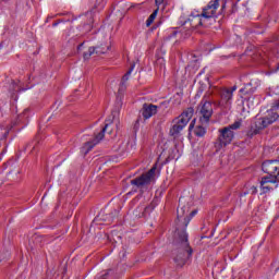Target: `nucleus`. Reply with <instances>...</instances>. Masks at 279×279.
<instances>
[{
    "instance_id": "nucleus-3",
    "label": "nucleus",
    "mask_w": 279,
    "mask_h": 279,
    "mask_svg": "<svg viewBox=\"0 0 279 279\" xmlns=\"http://www.w3.org/2000/svg\"><path fill=\"white\" fill-rule=\"evenodd\" d=\"M193 108H187L185 111H183L178 118L173 121V126L170 129V136H173V138H178L180 136V132L186 128L189 124V121L193 119L194 114Z\"/></svg>"
},
{
    "instance_id": "nucleus-6",
    "label": "nucleus",
    "mask_w": 279,
    "mask_h": 279,
    "mask_svg": "<svg viewBox=\"0 0 279 279\" xmlns=\"http://www.w3.org/2000/svg\"><path fill=\"white\" fill-rule=\"evenodd\" d=\"M110 123H112V121L107 120L105 128L102 129V132L98 133L93 142H87L82 148L81 151L82 154H84V156H86V154H88V151H90V149H93V147H95V145H99V142L104 141V132H106V130H108V128H110Z\"/></svg>"
},
{
    "instance_id": "nucleus-19",
    "label": "nucleus",
    "mask_w": 279,
    "mask_h": 279,
    "mask_svg": "<svg viewBox=\"0 0 279 279\" xmlns=\"http://www.w3.org/2000/svg\"><path fill=\"white\" fill-rule=\"evenodd\" d=\"M250 101H252L251 98H248L247 100H245V101L243 102V106H247V107H248V110L252 108V107H250Z\"/></svg>"
},
{
    "instance_id": "nucleus-1",
    "label": "nucleus",
    "mask_w": 279,
    "mask_h": 279,
    "mask_svg": "<svg viewBox=\"0 0 279 279\" xmlns=\"http://www.w3.org/2000/svg\"><path fill=\"white\" fill-rule=\"evenodd\" d=\"M197 215V210H190L189 205H183L177 210V230H175V243L179 247V254L175 260H189L193 250L189 245V234H186V226L191 221V218Z\"/></svg>"
},
{
    "instance_id": "nucleus-5",
    "label": "nucleus",
    "mask_w": 279,
    "mask_h": 279,
    "mask_svg": "<svg viewBox=\"0 0 279 279\" xmlns=\"http://www.w3.org/2000/svg\"><path fill=\"white\" fill-rule=\"evenodd\" d=\"M156 177V167L151 168L148 172L142 174L135 180L131 181V184L134 186H147V184H151L154 182V178Z\"/></svg>"
},
{
    "instance_id": "nucleus-18",
    "label": "nucleus",
    "mask_w": 279,
    "mask_h": 279,
    "mask_svg": "<svg viewBox=\"0 0 279 279\" xmlns=\"http://www.w3.org/2000/svg\"><path fill=\"white\" fill-rule=\"evenodd\" d=\"M156 7L159 8L160 5H162V3H165V0H155Z\"/></svg>"
},
{
    "instance_id": "nucleus-7",
    "label": "nucleus",
    "mask_w": 279,
    "mask_h": 279,
    "mask_svg": "<svg viewBox=\"0 0 279 279\" xmlns=\"http://www.w3.org/2000/svg\"><path fill=\"white\" fill-rule=\"evenodd\" d=\"M279 114L278 112L275 111H269L267 117L265 118H259L256 122H255V128H257V130H265V128H267L268 125H271V123H276V121H278Z\"/></svg>"
},
{
    "instance_id": "nucleus-16",
    "label": "nucleus",
    "mask_w": 279,
    "mask_h": 279,
    "mask_svg": "<svg viewBox=\"0 0 279 279\" xmlns=\"http://www.w3.org/2000/svg\"><path fill=\"white\" fill-rule=\"evenodd\" d=\"M187 69H192L193 73H195V71H197V69H199V63H197V60H195L194 62H192Z\"/></svg>"
},
{
    "instance_id": "nucleus-13",
    "label": "nucleus",
    "mask_w": 279,
    "mask_h": 279,
    "mask_svg": "<svg viewBox=\"0 0 279 279\" xmlns=\"http://www.w3.org/2000/svg\"><path fill=\"white\" fill-rule=\"evenodd\" d=\"M158 8L153 12V14L146 21V26L149 27L154 21H156V16H158Z\"/></svg>"
},
{
    "instance_id": "nucleus-15",
    "label": "nucleus",
    "mask_w": 279,
    "mask_h": 279,
    "mask_svg": "<svg viewBox=\"0 0 279 279\" xmlns=\"http://www.w3.org/2000/svg\"><path fill=\"white\" fill-rule=\"evenodd\" d=\"M241 128V121H235L233 124L226 126L227 130L232 132L233 130H239Z\"/></svg>"
},
{
    "instance_id": "nucleus-23",
    "label": "nucleus",
    "mask_w": 279,
    "mask_h": 279,
    "mask_svg": "<svg viewBox=\"0 0 279 279\" xmlns=\"http://www.w3.org/2000/svg\"><path fill=\"white\" fill-rule=\"evenodd\" d=\"M165 62V59H158L157 64H162Z\"/></svg>"
},
{
    "instance_id": "nucleus-14",
    "label": "nucleus",
    "mask_w": 279,
    "mask_h": 279,
    "mask_svg": "<svg viewBox=\"0 0 279 279\" xmlns=\"http://www.w3.org/2000/svg\"><path fill=\"white\" fill-rule=\"evenodd\" d=\"M196 136H204L206 134V129L203 125H197L194 130Z\"/></svg>"
},
{
    "instance_id": "nucleus-10",
    "label": "nucleus",
    "mask_w": 279,
    "mask_h": 279,
    "mask_svg": "<svg viewBox=\"0 0 279 279\" xmlns=\"http://www.w3.org/2000/svg\"><path fill=\"white\" fill-rule=\"evenodd\" d=\"M201 113V121L203 123H208L210 121V117H213V105L210 101H205L199 110Z\"/></svg>"
},
{
    "instance_id": "nucleus-26",
    "label": "nucleus",
    "mask_w": 279,
    "mask_h": 279,
    "mask_svg": "<svg viewBox=\"0 0 279 279\" xmlns=\"http://www.w3.org/2000/svg\"><path fill=\"white\" fill-rule=\"evenodd\" d=\"M82 47V45L78 47V49Z\"/></svg>"
},
{
    "instance_id": "nucleus-12",
    "label": "nucleus",
    "mask_w": 279,
    "mask_h": 279,
    "mask_svg": "<svg viewBox=\"0 0 279 279\" xmlns=\"http://www.w3.org/2000/svg\"><path fill=\"white\" fill-rule=\"evenodd\" d=\"M158 112V106L156 105H144L143 110H142V114L144 117V119H151V117H154V114H156Z\"/></svg>"
},
{
    "instance_id": "nucleus-8",
    "label": "nucleus",
    "mask_w": 279,
    "mask_h": 279,
    "mask_svg": "<svg viewBox=\"0 0 279 279\" xmlns=\"http://www.w3.org/2000/svg\"><path fill=\"white\" fill-rule=\"evenodd\" d=\"M219 8V0H213L209 2L206 9H204L201 14L204 19H213L217 14V9ZM197 15L198 25H202V16Z\"/></svg>"
},
{
    "instance_id": "nucleus-20",
    "label": "nucleus",
    "mask_w": 279,
    "mask_h": 279,
    "mask_svg": "<svg viewBox=\"0 0 279 279\" xmlns=\"http://www.w3.org/2000/svg\"><path fill=\"white\" fill-rule=\"evenodd\" d=\"M272 108H279V99L272 104Z\"/></svg>"
},
{
    "instance_id": "nucleus-25",
    "label": "nucleus",
    "mask_w": 279,
    "mask_h": 279,
    "mask_svg": "<svg viewBox=\"0 0 279 279\" xmlns=\"http://www.w3.org/2000/svg\"><path fill=\"white\" fill-rule=\"evenodd\" d=\"M253 193H256V187H253Z\"/></svg>"
},
{
    "instance_id": "nucleus-11",
    "label": "nucleus",
    "mask_w": 279,
    "mask_h": 279,
    "mask_svg": "<svg viewBox=\"0 0 279 279\" xmlns=\"http://www.w3.org/2000/svg\"><path fill=\"white\" fill-rule=\"evenodd\" d=\"M232 90L230 89H225L221 93V100L218 102V106L220 108H223V110H228V108H230V106L232 105Z\"/></svg>"
},
{
    "instance_id": "nucleus-22",
    "label": "nucleus",
    "mask_w": 279,
    "mask_h": 279,
    "mask_svg": "<svg viewBox=\"0 0 279 279\" xmlns=\"http://www.w3.org/2000/svg\"><path fill=\"white\" fill-rule=\"evenodd\" d=\"M227 90H231L232 92V94L234 93V90H236V86H233V87H231V88H228Z\"/></svg>"
},
{
    "instance_id": "nucleus-2",
    "label": "nucleus",
    "mask_w": 279,
    "mask_h": 279,
    "mask_svg": "<svg viewBox=\"0 0 279 279\" xmlns=\"http://www.w3.org/2000/svg\"><path fill=\"white\" fill-rule=\"evenodd\" d=\"M262 169L264 173H267L270 177H264L260 181V186L263 193H269L271 191V184H276L279 182V161L278 160H270L265 161L262 165Z\"/></svg>"
},
{
    "instance_id": "nucleus-24",
    "label": "nucleus",
    "mask_w": 279,
    "mask_h": 279,
    "mask_svg": "<svg viewBox=\"0 0 279 279\" xmlns=\"http://www.w3.org/2000/svg\"><path fill=\"white\" fill-rule=\"evenodd\" d=\"M113 122L116 123V128H118V125H119V120L113 119Z\"/></svg>"
},
{
    "instance_id": "nucleus-17",
    "label": "nucleus",
    "mask_w": 279,
    "mask_h": 279,
    "mask_svg": "<svg viewBox=\"0 0 279 279\" xmlns=\"http://www.w3.org/2000/svg\"><path fill=\"white\" fill-rule=\"evenodd\" d=\"M133 69H134V66H132V68L130 69V71L122 77V84H123L124 82H128V80H130V75H132Z\"/></svg>"
},
{
    "instance_id": "nucleus-21",
    "label": "nucleus",
    "mask_w": 279,
    "mask_h": 279,
    "mask_svg": "<svg viewBox=\"0 0 279 279\" xmlns=\"http://www.w3.org/2000/svg\"><path fill=\"white\" fill-rule=\"evenodd\" d=\"M193 128H195V119L190 124V130H193Z\"/></svg>"
},
{
    "instance_id": "nucleus-4",
    "label": "nucleus",
    "mask_w": 279,
    "mask_h": 279,
    "mask_svg": "<svg viewBox=\"0 0 279 279\" xmlns=\"http://www.w3.org/2000/svg\"><path fill=\"white\" fill-rule=\"evenodd\" d=\"M232 141H234V131H230L227 126L220 129L218 140L215 143L216 151H221V149L228 147Z\"/></svg>"
},
{
    "instance_id": "nucleus-9",
    "label": "nucleus",
    "mask_w": 279,
    "mask_h": 279,
    "mask_svg": "<svg viewBox=\"0 0 279 279\" xmlns=\"http://www.w3.org/2000/svg\"><path fill=\"white\" fill-rule=\"evenodd\" d=\"M108 49H110V45L106 43H101L96 47H90L86 52H84V59L88 60L93 53H96L97 56H104V53H108Z\"/></svg>"
}]
</instances>
